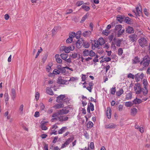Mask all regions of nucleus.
<instances>
[{
    "label": "nucleus",
    "mask_w": 150,
    "mask_h": 150,
    "mask_svg": "<svg viewBox=\"0 0 150 150\" xmlns=\"http://www.w3.org/2000/svg\"><path fill=\"white\" fill-rule=\"evenodd\" d=\"M134 89L136 94H140L142 91L143 88H142L139 83H135L134 87Z\"/></svg>",
    "instance_id": "obj_1"
},
{
    "label": "nucleus",
    "mask_w": 150,
    "mask_h": 150,
    "mask_svg": "<svg viewBox=\"0 0 150 150\" xmlns=\"http://www.w3.org/2000/svg\"><path fill=\"white\" fill-rule=\"evenodd\" d=\"M143 61H144L143 65L146 67L149 66L150 62V58L148 55L145 56L143 58Z\"/></svg>",
    "instance_id": "obj_2"
},
{
    "label": "nucleus",
    "mask_w": 150,
    "mask_h": 150,
    "mask_svg": "<svg viewBox=\"0 0 150 150\" xmlns=\"http://www.w3.org/2000/svg\"><path fill=\"white\" fill-rule=\"evenodd\" d=\"M139 45L142 47H144L146 46L147 40L144 37L138 40Z\"/></svg>",
    "instance_id": "obj_3"
},
{
    "label": "nucleus",
    "mask_w": 150,
    "mask_h": 150,
    "mask_svg": "<svg viewBox=\"0 0 150 150\" xmlns=\"http://www.w3.org/2000/svg\"><path fill=\"white\" fill-rule=\"evenodd\" d=\"M143 84L144 86V88L146 89V91H143V93L144 96H146L148 93V90L147 87V86L148 83L146 79H144L143 81Z\"/></svg>",
    "instance_id": "obj_4"
},
{
    "label": "nucleus",
    "mask_w": 150,
    "mask_h": 150,
    "mask_svg": "<svg viewBox=\"0 0 150 150\" xmlns=\"http://www.w3.org/2000/svg\"><path fill=\"white\" fill-rule=\"evenodd\" d=\"M62 78L61 76H59L57 80V83L59 84H66V83L68 81V80L63 79Z\"/></svg>",
    "instance_id": "obj_5"
},
{
    "label": "nucleus",
    "mask_w": 150,
    "mask_h": 150,
    "mask_svg": "<svg viewBox=\"0 0 150 150\" xmlns=\"http://www.w3.org/2000/svg\"><path fill=\"white\" fill-rule=\"evenodd\" d=\"M137 36L135 34H131L129 36L130 41L132 42H136L137 39Z\"/></svg>",
    "instance_id": "obj_6"
},
{
    "label": "nucleus",
    "mask_w": 150,
    "mask_h": 150,
    "mask_svg": "<svg viewBox=\"0 0 150 150\" xmlns=\"http://www.w3.org/2000/svg\"><path fill=\"white\" fill-rule=\"evenodd\" d=\"M65 98L64 95H61L57 98L56 101L57 103H62L63 100Z\"/></svg>",
    "instance_id": "obj_7"
},
{
    "label": "nucleus",
    "mask_w": 150,
    "mask_h": 150,
    "mask_svg": "<svg viewBox=\"0 0 150 150\" xmlns=\"http://www.w3.org/2000/svg\"><path fill=\"white\" fill-rule=\"evenodd\" d=\"M125 18V16L119 15L116 17V20L120 23H122L123 21H124Z\"/></svg>",
    "instance_id": "obj_8"
},
{
    "label": "nucleus",
    "mask_w": 150,
    "mask_h": 150,
    "mask_svg": "<svg viewBox=\"0 0 150 150\" xmlns=\"http://www.w3.org/2000/svg\"><path fill=\"white\" fill-rule=\"evenodd\" d=\"M57 69L58 70H59L60 73L64 74L65 73L66 70L65 69L64 67H62L61 65H59L57 66Z\"/></svg>",
    "instance_id": "obj_9"
},
{
    "label": "nucleus",
    "mask_w": 150,
    "mask_h": 150,
    "mask_svg": "<svg viewBox=\"0 0 150 150\" xmlns=\"http://www.w3.org/2000/svg\"><path fill=\"white\" fill-rule=\"evenodd\" d=\"M105 127L106 129H111L115 128L116 127V125L113 123H111L108 125H105Z\"/></svg>",
    "instance_id": "obj_10"
},
{
    "label": "nucleus",
    "mask_w": 150,
    "mask_h": 150,
    "mask_svg": "<svg viewBox=\"0 0 150 150\" xmlns=\"http://www.w3.org/2000/svg\"><path fill=\"white\" fill-rule=\"evenodd\" d=\"M11 96L12 100H14L16 97V94L15 90L13 88L11 89Z\"/></svg>",
    "instance_id": "obj_11"
},
{
    "label": "nucleus",
    "mask_w": 150,
    "mask_h": 150,
    "mask_svg": "<svg viewBox=\"0 0 150 150\" xmlns=\"http://www.w3.org/2000/svg\"><path fill=\"white\" fill-rule=\"evenodd\" d=\"M126 32L129 34H131L133 33L134 30L133 27L128 26L126 30Z\"/></svg>",
    "instance_id": "obj_12"
},
{
    "label": "nucleus",
    "mask_w": 150,
    "mask_h": 150,
    "mask_svg": "<svg viewBox=\"0 0 150 150\" xmlns=\"http://www.w3.org/2000/svg\"><path fill=\"white\" fill-rule=\"evenodd\" d=\"M108 108V110L106 111V115L108 119H110L111 118V113L112 112V110L110 108H109V111Z\"/></svg>",
    "instance_id": "obj_13"
},
{
    "label": "nucleus",
    "mask_w": 150,
    "mask_h": 150,
    "mask_svg": "<svg viewBox=\"0 0 150 150\" xmlns=\"http://www.w3.org/2000/svg\"><path fill=\"white\" fill-rule=\"evenodd\" d=\"M47 123V122L43 121L41 122L40 123L41 128L42 130H46L48 129L47 127L46 126H45V124Z\"/></svg>",
    "instance_id": "obj_14"
},
{
    "label": "nucleus",
    "mask_w": 150,
    "mask_h": 150,
    "mask_svg": "<svg viewBox=\"0 0 150 150\" xmlns=\"http://www.w3.org/2000/svg\"><path fill=\"white\" fill-rule=\"evenodd\" d=\"M61 115L66 114L69 113V110H66L65 108H64L59 111Z\"/></svg>",
    "instance_id": "obj_15"
},
{
    "label": "nucleus",
    "mask_w": 150,
    "mask_h": 150,
    "mask_svg": "<svg viewBox=\"0 0 150 150\" xmlns=\"http://www.w3.org/2000/svg\"><path fill=\"white\" fill-rule=\"evenodd\" d=\"M82 43L83 42L79 40H77L76 42L75 41V43L76 47L78 49L80 48L81 46V45H82Z\"/></svg>",
    "instance_id": "obj_16"
},
{
    "label": "nucleus",
    "mask_w": 150,
    "mask_h": 150,
    "mask_svg": "<svg viewBox=\"0 0 150 150\" xmlns=\"http://www.w3.org/2000/svg\"><path fill=\"white\" fill-rule=\"evenodd\" d=\"M74 136H72L71 138H68L64 142V144H66V145L69 144L70 143L72 142L74 139Z\"/></svg>",
    "instance_id": "obj_17"
},
{
    "label": "nucleus",
    "mask_w": 150,
    "mask_h": 150,
    "mask_svg": "<svg viewBox=\"0 0 150 150\" xmlns=\"http://www.w3.org/2000/svg\"><path fill=\"white\" fill-rule=\"evenodd\" d=\"M124 21L126 23L129 24H131V22H132V19L128 17H125V18Z\"/></svg>",
    "instance_id": "obj_18"
},
{
    "label": "nucleus",
    "mask_w": 150,
    "mask_h": 150,
    "mask_svg": "<svg viewBox=\"0 0 150 150\" xmlns=\"http://www.w3.org/2000/svg\"><path fill=\"white\" fill-rule=\"evenodd\" d=\"M133 104H139L142 102V100L136 98L132 101Z\"/></svg>",
    "instance_id": "obj_19"
},
{
    "label": "nucleus",
    "mask_w": 150,
    "mask_h": 150,
    "mask_svg": "<svg viewBox=\"0 0 150 150\" xmlns=\"http://www.w3.org/2000/svg\"><path fill=\"white\" fill-rule=\"evenodd\" d=\"M91 34V32L90 31L87 30L84 31L83 33V35L84 37H86L88 36H89Z\"/></svg>",
    "instance_id": "obj_20"
},
{
    "label": "nucleus",
    "mask_w": 150,
    "mask_h": 150,
    "mask_svg": "<svg viewBox=\"0 0 150 150\" xmlns=\"http://www.w3.org/2000/svg\"><path fill=\"white\" fill-rule=\"evenodd\" d=\"M59 56V54H56L55 56V57L56 58L57 62L59 63H62V60L59 58L58 57Z\"/></svg>",
    "instance_id": "obj_21"
},
{
    "label": "nucleus",
    "mask_w": 150,
    "mask_h": 150,
    "mask_svg": "<svg viewBox=\"0 0 150 150\" xmlns=\"http://www.w3.org/2000/svg\"><path fill=\"white\" fill-rule=\"evenodd\" d=\"M64 105L63 103H60L59 104H57L54 106V108L56 109L60 108H63Z\"/></svg>",
    "instance_id": "obj_22"
},
{
    "label": "nucleus",
    "mask_w": 150,
    "mask_h": 150,
    "mask_svg": "<svg viewBox=\"0 0 150 150\" xmlns=\"http://www.w3.org/2000/svg\"><path fill=\"white\" fill-rule=\"evenodd\" d=\"M83 56L87 57L89 55V51L88 50L85 49L83 52Z\"/></svg>",
    "instance_id": "obj_23"
},
{
    "label": "nucleus",
    "mask_w": 150,
    "mask_h": 150,
    "mask_svg": "<svg viewBox=\"0 0 150 150\" xmlns=\"http://www.w3.org/2000/svg\"><path fill=\"white\" fill-rule=\"evenodd\" d=\"M124 92V91L122 88H120L119 91H117L116 92V94L118 96H120Z\"/></svg>",
    "instance_id": "obj_24"
},
{
    "label": "nucleus",
    "mask_w": 150,
    "mask_h": 150,
    "mask_svg": "<svg viewBox=\"0 0 150 150\" xmlns=\"http://www.w3.org/2000/svg\"><path fill=\"white\" fill-rule=\"evenodd\" d=\"M105 42L103 38H100L99 39V44L100 45H102L104 44Z\"/></svg>",
    "instance_id": "obj_25"
},
{
    "label": "nucleus",
    "mask_w": 150,
    "mask_h": 150,
    "mask_svg": "<svg viewBox=\"0 0 150 150\" xmlns=\"http://www.w3.org/2000/svg\"><path fill=\"white\" fill-rule=\"evenodd\" d=\"M67 128L66 127H62L61 129L58 130V133L59 134H62L63 132H64L66 129Z\"/></svg>",
    "instance_id": "obj_26"
},
{
    "label": "nucleus",
    "mask_w": 150,
    "mask_h": 150,
    "mask_svg": "<svg viewBox=\"0 0 150 150\" xmlns=\"http://www.w3.org/2000/svg\"><path fill=\"white\" fill-rule=\"evenodd\" d=\"M122 26L121 25L119 24L116 26L115 30L116 31L117 30L119 31V30H121L122 29Z\"/></svg>",
    "instance_id": "obj_27"
},
{
    "label": "nucleus",
    "mask_w": 150,
    "mask_h": 150,
    "mask_svg": "<svg viewBox=\"0 0 150 150\" xmlns=\"http://www.w3.org/2000/svg\"><path fill=\"white\" fill-rule=\"evenodd\" d=\"M60 56L62 59L65 60L67 58L68 54H66L62 53L60 54Z\"/></svg>",
    "instance_id": "obj_28"
},
{
    "label": "nucleus",
    "mask_w": 150,
    "mask_h": 150,
    "mask_svg": "<svg viewBox=\"0 0 150 150\" xmlns=\"http://www.w3.org/2000/svg\"><path fill=\"white\" fill-rule=\"evenodd\" d=\"M133 104V103L132 101H129L126 102L125 103V105L127 107H129L132 106Z\"/></svg>",
    "instance_id": "obj_29"
},
{
    "label": "nucleus",
    "mask_w": 150,
    "mask_h": 150,
    "mask_svg": "<svg viewBox=\"0 0 150 150\" xmlns=\"http://www.w3.org/2000/svg\"><path fill=\"white\" fill-rule=\"evenodd\" d=\"M132 98V94L131 92H129L127 94L126 96V99L127 100H130Z\"/></svg>",
    "instance_id": "obj_30"
},
{
    "label": "nucleus",
    "mask_w": 150,
    "mask_h": 150,
    "mask_svg": "<svg viewBox=\"0 0 150 150\" xmlns=\"http://www.w3.org/2000/svg\"><path fill=\"white\" fill-rule=\"evenodd\" d=\"M122 40L120 39H118L116 40L115 42V44L116 46L118 47L120 46V45L122 42Z\"/></svg>",
    "instance_id": "obj_31"
},
{
    "label": "nucleus",
    "mask_w": 150,
    "mask_h": 150,
    "mask_svg": "<svg viewBox=\"0 0 150 150\" xmlns=\"http://www.w3.org/2000/svg\"><path fill=\"white\" fill-rule=\"evenodd\" d=\"M133 63L134 64H137L140 62L139 58L138 57H136L133 61Z\"/></svg>",
    "instance_id": "obj_32"
},
{
    "label": "nucleus",
    "mask_w": 150,
    "mask_h": 150,
    "mask_svg": "<svg viewBox=\"0 0 150 150\" xmlns=\"http://www.w3.org/2000/svg\"><path fill=\"white\" fill-rule=\"evenodd\" d=\"M132 114L135 115L137 112V110L135 108H134L131 110Z\"/></svg>",
    "instance_id": "obj_33"
},
{
    "label": "nucleus",
    "mask_w": 150,
    "mask_h": 150,
    "mask_svg": "<svg viewBox=\"0 0 150 150\" xmlns=\"http://www.w3.org/2000/svg\"><path fill=\"white\" fill-rule=\"evenodd\" d=\"M46 92L47 93L50 95H53V92L52 89L51 88L46 89Z\"/></svg>",
    "instance_id": "obj_34"
},
{
    "label": "nucleus",
    "mask_w": 150,
    "mask_h": 150,
    "mask_svg": "<svg viewBox=\"0 0 150 150\" xmlns=\"http://www.w3.org/2000/svg\"><path fill=\"white\" fill-rule=\"evenodd\" d=\"M84 47L86 48H88L90 46V44L88 42L86 43V42H83V43Z\"/></svg>",
    "instance_id": "obj_35"
},
{
    "label": "nucleus",
    "mask_w": 150,
    "mask_h": 150,
    "mask_svg": "<svg viewBox=\"0 0 150 150\" xmlns=\"http://www.w3.org/2000/svg\"><path fill=\"white\" fill-rule=\"evenodd\" d=\"M93 124L91 121H89L87 125V127L88 128H91L93 126Z\"/></svg>",
    "instance_id": "obj_36"
},
{
    "label": "nucleus",
    "mask_w": 150,
    "mask_h": 150,
    "mask_svg": "<svg viewBox=\"0 0 150 150\" xmlns=\"http://www.w3.org/2000/svg\"><path fill=\"white\" fill-rule=\"evenodd\" d=\"M76 34L74 32H71V34L70 33L69 34V37L70 38H72L73 39L74 37H75L76 36Z\"/></svg>",
    "instance_id": "obj_37"
},
{
    "label": "nucleus",
    "mask_w": 150,
    "mask_h": 150,
    "mask_svg": "<svg viewBox=\"0 0 150 150\" xmlns=\"http://www.w3.org/2000/svg\"><path fill=\"white\" fill-rule=\"evenodd\" d=\"M63 47L64 48V52L66 53H68L70 52L69 47L65 46H63Z\"/></svg>",
    "instance_id": "obj_38"
},
{
    "label": "nucleus",
    "mask_w": 150,
    "mask_h": 150,
    "mask_svg": "<svg viewBox=\"0 0 150 150\" xmlns=\"http://www.w3.org/2000/svg\"><path fill=\"white\" fill-rule=\"evenodd\" d=\"M47 56L48 55L47 54H45L42 58V61L43 63H45V61L46 60L47 58Z\"/></svg>",
    "instance_id": "obj_39"
},
{
    "label": "nucleus",
    "mask_w": 150,
    "mask_h": 150,
    "mask_svg": "<svg viewBox=\"0 0 150 150\" xmlns=\"http://www.w3.org/2000/svg\"><path fill=\"white\" fill-rule=\"evenodd\" d=\"M96 55L95 53L93 52V50H91L89 51V55L90 57H93L95 56Z\"/></svg>",
    "instance_id": "obj_40"
},
{
    "label": "nucleus",
    "mask_w": 150,
    "mask_h": 150,
    "mask_svg": "<svg viewBox=\"0 0 150 150\" xmlns=\"http://www.w3.org/2000/svg\"><path fill=\"white\" fill-rule=\"evenodd\" d=\"M123 53V50L122 48H120L118 49V54L119 56H121L122 55Z\"/></svg>",
    "instance_id": "obj_41"
},
{
    "label": "nucleus",
    "mask_w": 150,
    "mask_h": 150,
    "mask_svg": "<svg viewBox=\"0 0 150 150\" xmlns=\"http://www.w3.org/2000/svg\"><path fill=\"white\" fill-rule=\"evenodd\" d=\"M110 93L112 95H114L116 92L115 88V87H112L111 88Z\"/></svg>",
    "instance_id": "obj_42"
},
{
    "label": "nucleus",
    "mask_w": 150,
    "mask_h": 150,
    "mask_svg": "<svg viewBox=\"0 0 150 150\" xmlns=\"http://www.w3.org/2000/svg\"><path fill=\"white\" fill-rule=\"evenodd\" d=\"M87 14H85L83 16L80 22L81 23H83L85 20L87 18Z\"/></svg>",
    "instance_id": "obj_43"
},
{
    "label": "nucleus",
    "mask_w": 150,
    "mask_h": 150,
    "mask_svg": "<svg viewBox=\"0 0 150 150\" xmlns=\"http://www.w3.org/2000/svg\"><path fill=\"white\" fill-rule=\"evenodd\" d=\"M139 73H138L136 74L134 76L135 79L137 82L139 81Z\"/></svg>",
    "instance_id": "obj_44"
},
{
    "label": "nucleus",
    "mask_w": 150,
    "mask_h": 150,
    "mask_svg": "<svg viewBox=\"0 0 150 150\" xmlns=\"http://www.w3.org/2000/svg\"><path fill=\"white\" fill-rule=\"evenodd\" d=\"M61 115L60 113L59 112V111L58 112H56L53 113L52 115V117H58L59 115Z\"/></svg>",
    "instance_id": "obj_45"
},
{
    "label": "nucleus",
    "mask_w": 150,
    "mask_h": 150,
    "mask_svg": "<svg viewBox=\"0 0 150 150\" xmlns=\"http://www.w3.org/2000/svg\"><path fill=\"white\" fill-rule=\"evenodd\" d=\"M73 40L72 38H68L67 39L66 41V42L67 43H70L73 41Z\"/></svg>",
    "instance_id": "obj_46"
},
{
    "label": "nucleus",
    "mask_w": 150,
    "mask_h": 150,
    "mask_svg": "<svg viewBox=\"0 0 150 150\" xmlns=\"http://www.w3.org/2000/svg\"><path fill=\"white\" fill-rule=\"evenodd\" d=\"M110 33L109 31H108V30L107 29H105V30H103L102 32V33L103 34H105L106 36H107L108 35V34Z\"/></svg>",
    "instance_id": "obj_47"
},
{
    "label": "nucleus",
    "mask_w": 150,
    "mask_h": 150,
    "mask_svg": "<svg viewBox=\"0 0 150 150\" xmlns=\"http://www.w3.org/2000/svg\"><path fill=\"white\" fill-rule=\"evenodd\" d=\"M69 98H67L64 99V100H63L62 103H66L67 104H68L69 103Z\"/></svg>",
    "instance_id": "obj_48"
},
{
    "label": "nucleus",
    "mask_w": 150,
    "mask_h": 150,
    "mask_svg": "<svg viewBox=\"0 0 150 150\" xmlns=\"http://www.w3.org/2000/svg\"><path fill=\"white\" fill-rule=\"evenodd\" d=\"M83 4V1H79L77 2L76 5L77 6H79Z\"/></svg>",
    "instance_id": "obj_49"
},
{
    "label": "nucleus",
    "mask_w": 150,
    "mask_h": 150,
    "mask_svg": "<svg viewBox=\"0 0 150 150\" xmlns=\"http://www.w3.org/2000/svg\"><path fill=\"white\" fill-rule=\"evenodd\" d=\"M40 49L38 51V52L37 54L36 55L35 58H36L38 57V56L39 55L40 53L42 51V48L40 47Z\"/></svg>",
    "instance_id": "obj_50"
},
{
    "label": "nucleus",
    "mask_w": 150,
    "mask_h": 150,
    "mask_svg": "<svg viewBox=\"0 0 150 150\" xmlns=\"http://www.w3.org/2000/svg\"><path fill=\"white\" fill-rule=\"evenodd\" d=\"M23 104L21 105L19 108V110L21 111L20 113L22 114L23 112Z\"/></svg>",
    "instance_id": "obj_51"
},
{
    "label": "nucleus",
    "mask_w": 150,
    "mask_h": 150,
    "mask_svg": "<svg viewBox=\"0 0 150 150\" xmlns=\"http://www.w3.org/2000/svg\"><path fill=\"white\" fill-rule=\"evenodd\" d=\"M77 57V54L74 53L71 54V57L73 59H75Z\"/></svg>",
    "instance_id": "obj_52"
},
{
    "label": "nucleus",
    "mask_w": 150,
    "mask_h": 150,
    "mask_svg": "<svg viewBox=\"0 0 150 150\" xmlns=\"http://www.w3.org/2000/svg\"><path fill=\"white\" fill-rule=\"evenodd\" d=\"M134 76L131 73H129V74H128L127 77L128 78H131L132 79H134Z\"/></svg>",
    "instance_id": "obj_53"
},
{
    "label": "nucleus",
    "mask_w": 150,
    "mask_h": 150,
    "mask_svg": "<svg viewBox=\"0 0 150 150\" xmlns=\"http://www.w3.org/2000/svg\"><path fill=\"white\" fill-rule=\"evenodd\" d=\"M40 109L41 110H43L45 108V106L44 104L42 103H40Z\"/></svg>",
    "instance_id": "obj_54"
},
{
    "label": "nucleus",
    "mask_w": 150,
    "mask_h": 150,
    "mask_svg": "<svg viewBox=\"0 0 150 150\" xmlns=\"http://www.w3.org/2000/svg\"><path fill=\"white\" fill-rule=\"evenodd\" d=\"M111 47L112 48H113L114 50H116V47L115 45V43L113 42H112V43L111 45Z\"/></svg>",
    "instance_id": "obj_55"
},
{
    "label": "nucleus",
    "mask_w": 150,
    "mask_h": 150,
    "mask_svg": "<svg viewBox=\"0 0 150 150\" xmlns=\"http://www.w3.org/2000/svg\"><path fill=\"white\" fill-rule=\"evenodd\" d=\"M113 35H109L108 37V39L110 40V42H111L112 41L113 38Z\"/></svg>",
    "instance_id": "obj_56"
},
{
    "label": "nucleus",
    "mask_w": 150,
    "mask_h": 150,
    "mask_svg": "<svg viewBox=\"0 0 150 150\" xmlns=\"http://www.w3.org/2000/svg\"><path fill=\"white\" fill-rule=\"evenodd\" d=\"M39 93L38 92H37L35 93V98L37 100L39 99Z\"/></svg>",
    "instance_id": "obj_57"
},
{
    "label": "nucleus",
    "mask_w": 150,
    "mask_h": 150,
    "mask_svg": "<svg viewBox=\"0 0 150 150\" xmlns=\"http://www.w3.org/2000/svg\"><path fill=\"white\" fill-rule=\"evenodd\" d=\"M123 107V105H121V104H120L118 107L119 111H122V110Z\"/></svg>",
    "instance_id": "obj_58"
},
{
    "label": "nucleus",
    "mask_w": 150,
    "mask_h": 150,
    "mask_svg": "<svg viewBox=\"0 0 150 150\" xmlns=\"http://www.w3.org/2000/svg\"><path fill=\"white\" fill-rule=\"evenodd\" d=\"M68 117L66 116H63V120H61L62 121V122L64 121H66L68 120Z\"/></svg>",
    "instance_id": "obj_59"
},
{
    "label": "nucleus",
    "mask_w": 150,
    "mask_h": 150,
    "mask_svg": "<svg viewBox=\"0 0 150 150\" xmlns=\"http://www.w3.org/2000/svg\"><path fill=\"white\" fill-rule=\"evenodd\" d=\"M40 115V113L38 111H36L35 112L34 116L35 117H39Z\"/></svg>",
    "instance_id": "obj_60"
},
{
    "label": "nucleus",
    "mask_w": 150,
    "mask_h": 150,
    "mask_svg": "<svg viewBox=\"0 0 150 150\" xmlns=\"http://www.w3.org/2000/svg\"><path fill=\"white\" fill-rule=\"evenodd\" d=\"M90 148L91 149H93L94 148V143L93 142H91L90 144Z\"/></svg>",
    "instance_id": "obj_61"
},
{
    "label": "nucleus",
    "mask_w": 150,
    "mask_h": 150,
    "mask_svg": "<svg viewBox=\"0 0 150 150\" xmlns=\"http://www.w3.org/2000/svg\"><path fill=\"white\" fill-rule=\"evenodd\" d=\"M138 130L140 131V132L143 133L144 131V129L143 127H140Z\"/></svg>",
    "instance_id": "obj_62"
},
{
    "label": "nucleus",
    "mask_w": 150,
    "mask_h": 150,
    "mask_svg": "<svg viewBox=\"0 0 150 150\" xmlns=\"http://www.w3.org/2000/svg\"><path fill=\"white\" fill-rule=\"evenodd\" d=\"M72 12V10L71 9H70L67 10L66 11V14H68L71 13Z\"/></svg>",
    "instance_id": "obj_63"
},
{
    "label": "nucleus",
    "mask_w": 150,
    "mask_h": 150,
    "mask_svg": "<svg viewBox=\"0 0 150 150\" xmlns=\"http://www.w3.org/2000/svg\"><path fill=\"white\" fill-rule=\"evenodd\" d=\"M44 150H48V145L47 144H46L45 143L44 144Z\"/></svg>",
    "instance_id": "obj_64"
}]
</instances>
